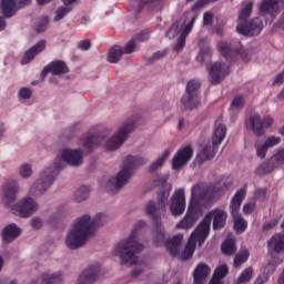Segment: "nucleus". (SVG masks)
I'll use <instances>...</instances> for the list:
<instances>
[{
    "label": "nucleus",
    "mask_w": 284,
    "mask_h": 284,
    "mask_svg": "<svg viewBox=\"0 0 284 284\" xmlns=\"http://www.w3.org/2000/svg\"><path fill=\"white\" fill-rule=\"evenodd\" d=\"M67 165L71 168H81L83 165V151L81 149L65 148L58 152L52 165L43 169L38 179L34 181L29 190L30 196H42L52 187L59 171L63 170Z\"/></svg>",
    "instance_id": "obj_1"
},
{
    "label": "nucleus",
    "mask_w": 284,
    "mask_h": 284,
    "mask_svg": "<svg viewBox=\"0 0 284 284\" xmlns=\"http://www.w3.org/2000/svg\"><path fill=\"white\" fill-rule=\"evenodd\" d=\"M108 223V215L98 213L94 217L90 214L81 215L71 225L64 240V244L69 250H79L83 247L94 236L99 227H103Z\"/></svg>",
    "instance_id": "obj_2"
},
{
    "label": "nucleus",
    "mask_w": 284,
    "mask_h": 284,
    "mask_svg": "<svg viewBox=\"0 0 284 284\" xmlns=\"http://www.w3.org/2000/svg\"><path fill=\"white\" fill-rule=\"evenodd\" d=\"M214 196H216L214 186L201 190V186L194 185L191 190V202L187 212L184 219L180 221L179 229L192 230L199 220V212L201 211L200 205H202V207H209V205H212Z\"/></svg>",
    "instance_id": "obj_3"
},
{
    "label": "nucleus",
    "mask_w": 284,
    "mask_h": 284,
    "mask_svg": "<svg viewBox=\"0 0 284 284\" xmlns=\"http://www.w3.org/2000/svg\"><path fill=\"white\" fill-rule=\"evenodd\" d=\"M148 222L140 220L135 223L128 239H124L115 246V254L120 258L121 265H139V257L136 254L143 252V244L139 243V230L146 227Z\"/></svg>",
    "instance_id": "obj_4"
},
{
    "label": "nucleus",
    "mask_w": 284,
    "mask_h": 284,
    "mask_svg": "<svg viewBox=\"0 0 284 284\" xmlns=\"http://www.w3.org/2000/svg\"><path fill=\"white\" fill-rule=\"evenodd\" d=\"M139 165H145V159L132 155L126 156L120 172L106 182L105 192H108V194H116L121 187L128 185V182L132 178V172L135 168H139Z\"/></svg>",
    "instance_id": "obj_5"
},
{
    "label": "nucleus",
    "mask_w": 284,
    "mask_h": 284,
    "mask_svg": "<svg viewBox=\"0 0 284 284\" xmlns=\"http://www.w3.org/2000/svg\"><path fill=\"white\" fill-rule=\"evenodd\" d=\"M243 8L239 12L236 32L243 37H258L263 31V20L261 18H253L247 21L252 16L254 9V1L243 2Z\"/></svg>",
    "instance_id": "obj_6"
},
{
    "label": "nucleus",
    "mask_w": 284,
    "mask_h": 284,
    "mask_svg": "<svg viewBox=\"0 0 284 284\" xmlns=\"http://www.w3.org/2000/svg\"><path fill=\"white\" fill-rule=\"evenodd\" d=\"M139 122L138 116H132L121 123L114 134L105 141L104 150L108 152H114L130 139V134L134 132V128H136V123Z\"/></svg>",
    "instance_id": "obj_7"
},
{
    "label": "nucleus",
    "mask_w": 284,
    "mask_h": 284,
    "mask_svg": "<svg viewBox=\"0 0 284 284\" xmlns=\"http://www.w3.org/2000/svg\"><path fill=\"white\" fill-rule=\"evenodd\" d=\"M216 1L219 0H199L193 4L190 11L184 12L183 17L189 19V22L182 24L179 30V50H183L185 48V41L187 37H190V32H192L194 23H196V20L199 19V11L202 8H205L207 3H214Z\"/></svg>",
    "instance_id": "obj_8"
},
{
    "label": "nucleus",
    "mask_w": 284,
    "mask_h": 284,
    "mask_svg": "<svg viewBox=\"0 0 284 284\" xmlns=\"http://www.w3.org/2000/svg\"><path fill=\"white\" fill-rule=\"evenodd\" d=\"M225 136H227V126L224 124L216 125L212 136V143L206 144L196 155V163H199V165H203L205 161H212V159L216 156V150H219V145L223 143Z\"/></svg>",
    "instance_id": "obj_9"
},
{
    "label": "nucleus",
    "mask_w": 284,
    "mask_h": 284,
    "mask_svg": "<svg viewBox=\"0 0 284 284\" xmlns=\"http://www.w3.org/2000/svg\"><path fill=\"white\" fill-rule=\"evenodd\" d=\"M219 51L226 61H232V58L236 57V54H239L245 63L250 62V59H252L250 51L243 49V45L239 40H232L231 43L220 42Z\"/></svg>",
    "instance_id": "obj_10"
},
{
    "label": "nucleus",
    "mask_w": 284,
    "mask_h": 284,
    "mask_svg": "<svg viewBox=\"0 0 284 284\" xmlns=\"http://www.w3.org/2000/svg\"><path fill=\"white\" fill-rule=\"evenodd\" d=\"M144 211L148 216L153 217V243L156 247H159L165 243V229L163 227V224H161V221H159V216H156V212H159V204L150 201L144 206Z\"/></svg>",
    "instance_id": "obj_11"
},
{
    "label": "nucleus",
    "mask_w": 284,
    "mask_h": 284,
    "mask_svg": "<svg viewBox=\"0 0 284 284\" xmlns=\"http://www.w3.org/2000/svg\"><path fill=\"white\" fill-rule=\"evenodd\" d=\"M39 202L33 197L26 196L11 207V212L16 216H20V219H30L32 214L39 212Z\"/></svg>",
    "instance_id": "obj_12"
},
{
    "label": "nucleus",
    "mask_w": 284,
    "mask_h": 284,
    "mask_svg": "<svg viewBox=\"0 0 284 284\" xmlns=\"http://www.w3.org/2000/svg\"><path fill=\"white\" fill-rule=\"evenodd\" d=\"M199 90H201V81L192 79L187 82L186 93L181 99L184 108L194 110V108L199 106V103H201V100L199 99Z\"/></svg>",
    "instance_id": "obj_13"
},
{
    "label": "nucleus",
    "mask_w": 284,
    "mask_h": 284,
    "mask_svg": "<svg viewBox=\"0 0 284 284\" xmlns=\"http://www.w3.org/2000/svg\"><path fill=\"white\" fill-rule=\"evenodd\" d=\"M209 74L211 83L219 85L230 74V67L223 62H215L211 65Z\"/></svg>",
    "instance_id": "obj_14"
},
{
    "label": "nucleus",
    "mask_w": 284,
    "mask_h": 284,
    "mask_svg": "<svg viewBox=\"0 0 284 284\" xmlns=\"http://www.w3.org/2000/svg\"><path fill=\"white\" fill-rule=\"evenodd\" d=\"M101 276V265L99 263L89 265L79 276L75 284H93Z\"/></svg>",
    "instance_id": "obj_15"
},
{
    "label": "nucleus",
    "mask_w": 284,
    "mask_h": 284,
    "mask_svg": "<svg viewBox=\"0 0 284 284\" xmlns=\"http://www.w3.org/2000/svg\"><path fill=\"white\" fill-rule=\"evenodd\" d=\"M212 224L210 223V217H204L200 224L196 226L190 239H194L195 243L199 245H203L205 241H207V236H210V230Z\"/></svg>",
    "instance_id": "obj_16"
},
{
    "label": "nucleus",
    "mask_w": 284,
    "mask_h": 284,
    "mask_svg": "<svg viewBox=\"0 0 284 284\" xmlns=\"http://www.w3.org/2000/svg\"><path fill=\"white\" fill-rule=\"evenodd\" d=\"M30 3V0H1V11L2 14L7 19H10V17H14V12L19 10V8H23L24 6H28Z\"/></svg>",
    "instance_id": "obj_17"
},
{
    "label": "nucleus",
    "mask_w": 284,
    "mask_h": 284,
    "mask_svg": "<svg viewBox=\"0 0 284 284\" xmlns=\"http://www.w3.org/2000/svg\"><path fill=\"white\" fill-rule=\"evenodd\" d=\"M204 219H209L211 225L213 219V230H223L225 227V221H227V213L223 209H214Z\"/></svg>",
    "instance_id": "obj_18"
},
{
    "label": "nucleus",
    "mask_w": 284,
    "mask_h": 284,
    "mask_svg": "<svg viewBox=\"0 0 284 284\" xmlns=\"http://www.w3.org/2000/svg\"><path fill=\"white\" fill-rule=\"evenodd\" d=\"M19 194V182L17 180H8L2 187V195L6 205L17 201Z\"/></svg>",
    "instance_id": "obj_19"
},
{
    "label": "nucleus",
    "mask_w": 284,
    "mask_h": 284,
    "mask_svg": "<svg viewBox=\"0 0 284 284\" xmlns=\"http://www.w3.org/2000/svg\"><path fill=\"white\" fill-rule=\"evenodd\" d=\"M247 194V185H244L240 190L236 191L234 196L231 200L230 212L232 216L241 215V205L243 201H245V195Z\"/></svg>",
    "instance_id": "obj_20"
},
{
    "label": "nucleus",
    "mask_w": 284,
    "mask_h": 284,
    "mask_svg": "<svg viewBox=\"0 0 284 284\" xmlns=\"http://www.w3.org/2000/svg\"><path fill=\"white\" fill-rule=\"evenodd\" d=\"M278 165H284V149L277 151L266 163H263L260 170H263L264 174H270V172H274Z\"/></svg>",
    "instance_id": "obj_21"
},
{
    "label": "nucleus",
    "mask_w": 284,
    "mask_h": 284,
    "mask_svg": "<svg viewBox=\"0 0 284 284\" xmlns=\"http://www.w3.org/2000/svg\"><path fill=\"white\" fill-rule=\"evenodd\" d=\"M278 10V1L276 0H262L258 6L260 14H270L271 21H274L276 19Z\"/></svg>",
    "instance_id": "obj_22"
},
{
    "label": "nucleus",
    "mask_w": 284,
    "mask_h": 284,
    "mask_svg": "<svg viewBox=\"0 0 284 284\" xmlns=\"http://www.w3.org/2000/svg\"><path fill=\"white\" fill-rule=\"evenodd\" d=\"M51 72V74L61 75V74H68L69 69L65 62L63 61H53L49 63L41 72L42 79H45L48 77V73Z\"/></svg>",
    "instance_id": "obj_23"
},
{
    "label": "nucleus",
    "mask_w": 284,
    "mask_h": 284,
    "mask_svg": "<svg viewBox=\"0 0 284 284\" xmlns=\"http://www.w3.org/2000/svg\"><path fill=\"white\" fill-rule=\"evenodd\" d=\"M246 126L252 130L255 136H263L265 134V128L263 125V119L258 114H253L246 120Z\"/></svg>",
    "instance_id": "obj_24"
},
{
    "label": "nucleus",
    "mask_w": 284,
    "mask_h": 284,
    "mask_svg": "<svg viewBox=\"0 0 284 284\" xmlns=\"http://www.w3.org/2000/svg\"><path fill=\"white\" fill-rule=\"evenodd\" d=\"M45 45H47L45 40H41L37 44L31 47L28 51H26L21 60L22 65L30 63V61H32L34 57H37V54H41V52L45 50Z\"/></svg>",
    "instance_id": "obj_25"
},
{
    "label": "nucleus",
    "mask_w": 284,
    "mask_h": 284,
    "mask_svg": "<svg viewBox=\"0 0 284 284\" xmlns=\"http://www.w3.org/2000/svg\"><path fill=\"white\" fill-rule=\"evenodd\" d=\"M101 143H103V135L99 133L84 135L80 140V145H82L84 150H92L97 148V145H101Z\"/></svg>",
    "instance_id": "obj_26"
},
{
    "label": "nucleus",
    "mask_w": 284,
    "mask_h": 284,
    "mask_svg": "<svg viewBox=\"0 0 284 284\" xmlns=\"http://www.w3.org/2000/svg\"><path fill=\"white\" fill-rule=\"evenodd\" d=\"M145 8L151 12H161L163 10V0H139L138 12H143Z\"/></svg>",
    "instance_id": "obj_27"
},
{
    "label": "nucleus",
    "mask_w": 284,
    "mask_h": 284,
    "mask_svg": "<svg viewBox=\"0 0 284 284\" xmlns=\"http://www.w3.org/2000/svg\"><path fill=\"white\" fill-rule=\"evenodd\" d=\"M210 266L205 263H200L193 272L194 284H204L210 276Z\"/></svg>",
    "instance_id": "obj_28"
},
{
    "label": "nucleus",
    "mask_w": 284,
    "mask_h": 284,
    "mask_svg": "<svg viewBox=\"0 0 284 284\" xmlns=\"http://www.w3.org/2000/svg\"><path fill=\"white\" fill-rule=\"evenodd\" d=\"M19 236H21V229L17 224H9L2 231V241L4 243H12Z\"/></svg>",
    "instance_id": "obj_29"
},
{
    "label": "nucleus",
    "mask_w": 284,
    "mask_h": 284,
    "mask_svg": "<svg viewBox=\"0 0 284 284\" xmlns=\"http://www.w3.org/2000/svg\"><path fill=\"white\" fill-rule=\"evenodd\" d=\"M267 247L270 252H275V254H281V252H284V234L277 233L273 235L267 242Z\"/></svg>",
    "instance_id": "obj_30"
},
{
    "label": "nucleus",
    "mask_w": 284,
    "mask_h": 284,
    "mask_svg": "<svg viewBox=\"0 0 284 284\" xmlns=\"http://www.w3.org/2000/svg\"><path fill=\"white\" fill-rule=\"evenodd\" d=\"M192 156H194V150L192 149V145H186L184 148H181L179 150V170L181 168H185L187 163L192 160Z\"/></svg>",
    "instance_id": "obj_31"
},
{
    "label": "nucleus",
    "mask_w": 284,
    "mask_h": 284,
    "mask_svg": "<svg viewBox=\"0 0 284 284\" xmlns=\"http://www.w3.org/2000/svg\"><path fill=\"white\" fill-rule=\"evenodd\" d=\"M194 252H196V240L194 237H190L180 256L181 261H190V258L194 256Z\"/></svg>",
    "instance_id": "obj_32"
},
{
    "label": "nucleus",
    "mask_w": 284,
    "mask_h": 284,
    "mask_svg": "<svg viewBox=\"0 0 284 284\" xmlns=\"http://www.w3.org/2000/svg\"><path fill=\"white\" fill-rule=\"evenodd\" d=\"M123 48L121 45H114L109 50L108 61L109 63H119L123 57Z\"/></svg>",
    "instance_id": "obj_33"
},
{
    "label": "nucleus",
    "mask_w": 284,
    "mask_h": 284,
    "mask_svg": "<svg viewBox=\"0 0 284 284\" xmlns=\"http://www.w3.org/2000/svg\"><path fill=\"white\" fill-rule=\"evenodd\" d=\"M90 197V186L82 185L74 192L73 199L75 203H83Z\"/></svg>",
    "instance_id": "obj_34"
},
{
    "label": "nucleus",
    "mask_w": 284,
    "mask_h": 284,
    "mask_svg": "<svg viewBox=\"0 0 284 284\" xmlns=\"http://www.w3.org/2000/svg\"><path fill=\"white\" fill-rule=\"evenodd\" d=\"M229 272L227 265L219 266L213 274L211 283L221 284V281L227 276Z\"/></svg>",
    "instance_id": "obj_35"
},
{
    "label": "nucleus",
    "mask_w": 284,
    "mask_h": 284,
    "mask_svg": "<svg viewBox=\"0 0 284 284\" xmlns=\"http://www.w3.org/2000/svg\"><path fill=\"white\" fill-rule=\"evenodd\" d=\"M170 158V150H165L160 158H158L151 165L150 172H156L160 168H163V163Z\"/></svg>",
    "instance_id": "obj_36"
},
{
    "label": "nucleus",
    "mask_w": 284,
    "mask_h": 284,
    "mask_svg": "<svg viewBox=\"0 0 284 284\" xmlns=\"http://www.w3.org/2000/svg\"><path fill=\"white\" fill-rule=\"evenodd\" d=\"M165 247L171 254V256H178L179 254V235H175L173 239L168 240Z\"/></svg>",
    "instance_id": "obj_37"
},
{
    "label": "nucleus",
    "mask_w": 284,
    "mask_h": 284,
    "mask_svg": "<svg viewBox=\"0 0 284 284\" xmlns=\"http://www.w3.org/2000/svg\"><path fill=\"white\" fill-rule=\"evenodd\" d=\"M70 12H72V8L70 7H58L54 11V17H53V21L54 23H59V21L65 19V17H68V14H70Z\"/></svg>",
    "instance_id": "obj_38"
},
{
    "label": "nucleus",
    "mask_w": 284,
    "mask_h": 284,
    "mask_svg": "<svg viewBox=\"0 0 284 284\" xmlns=\"http://www.w3.org/2000/svg\"><path fill=\"white\" fill-rule=\"evenodd\" d=\"M41 284H55L61 283V273H44L41 276Z\"/></svg>",
    "instance_id": "obj_39"
},
{
    "label": "nucleus",
    "mask_w": 284,
    "mask_h": 284,
    "mask_svg": "<svg viewBox=\"0 0 284 284\" xmlns=\"http://www.w3.org/2000/svg\"><path fill=\"white\" fill-rule=\"evenodd\" d=\"M221 252L222 254H225L226 256H232L236 252V245L234 244V240H226L221 245Z\"/></svg>",
    "instance_id": "obj_40"
},
{
    "label": "nucleus",
    "mask_w": 284,
    "mask_h": 284,
    "mask_svg": "<svg viewBox=\"0 0 284 284\" xmlns=\"http://www.w3.org/2000/svg\"><path fill=\"white\" fill-rule=\"evenodd\" d=\"M168 39H175L176 44L174 45V52H179V23H174L166 32Z\"/></svg>",
    "instance_id": "obj_41"
},
{
    "label": "nucleus",
    "mask_w": 284,
    "mask_h": 284,
    "mask_svg": "<svg viewBox=\"0 0 284 284\" xmlns=\"http://www.w3.org/2000/svg\"><path fill=\"white\" fill-rule=\"evenodd\" d=\"M254 276V270L252 267L245 268L237 278V284L250 283Z\"/></svg>",
    "instance_id": "obj_42"
},
{
    "label": "nucleus",
    "mask_w": 284,
    "mask_h": 284,
    "mask_svg": "<svg viewBox=\"0 0 284 284\" xmlns=\"http://www.w3.org/2000/svg\"><path fill=\"white\" fill-rule=\"evenodd\" d=\"M233 221H234V229L236 232H245V230H247V221L243 220V217L241 215L237 216H233Z\"/></svg>",
    "instance_id": "obj_43"
},
{
    "label": "nucleus",
    "mask_w": 284,
    "mask_h": 284,
    "mask_svg": "<svg viewBox=\"0 0 284 284\" xmlns=\"http://www.w3.org/2000/svg\"><path fill=\"white\" fill-rule=\"evenodd\" d=\"M170 210L173 216H179V190L171 197Z\"/></svg>",
    "instance_id": "obj_44"
},
{
    "label": "nucleus",
    "mask_w": 284,
    "mask_h": 284,
    "mask_svg": "<svg viewBox=\"0 0 284 284\" xmlns=\"http://www.w3.org/2000/svg\"><path fill=\"white\" fill-rule=\"evenodd\" d=\"M247 258H250V252L243 251L237 253L234 257V267H241L243 263H246Z\"/></svg>",
    "instance_id": "obj_45"
},
{
    "label": "nucleus",
    "mask_w": 284,
    "mask_h": 284,
    "mask_svg": "<svg viewBox=\"0 0 284 284\" xmlns=\"http://www.w3.org/2000/svg\"><path fill=\"white\" fill-rule=\"evenodd\" d=\"M210 59H212V49L210 47L202 48L197 54V61L205 63Z\"/></svg>",
    "instance_id": "obj_46"
},
{
    "label": "nucleus",
    "mask_w": 284,
    "mask_h": 284,
    "mask_svg": "<svg viewBox=\"0 0 284 284\" xmlns=\"http://www.w3.org/2000/svg\"><path fill=\"white\" fill-rule=\"evenodd\" d=\"M19 174L22 179H30L34 172L32 171V165L31 164H22L19 166Z\"/></svg>",
    "instance_id": "obj_47"
},
{
    "label": "nucleus",
    "mask_w": 284,
    "mask_h": 284,
    "mask_svg": "<svg viewBox=\"0 0 284 284\" xmlns=\"http://www.w3.org/2000/svg\"><path fill=\"white\" fill-rule=\"evenodd\" d=\"M48 26H50V18H48L47 16L42 17L36 30L37 32H45V30H48Z\"/></svg>",
    "instance_id": "obj_48"
},
{
    "label": "nucleus",
    "mask_w": 284,
    "mask_h": 284,
    "mask_svg": "<svg viewBox=\"0 0 284 284\" xmlns=\"http://www.w3.org/2000/svg\"><path fill=\"white\" fill-rule=\"evenodd\" d=\"M185 212V191L183 189H179V214H183Z\"/></svg>",
    "instance_id": "obj_49"
},
{
    "label": "nucleus",
    "mask_w": 284,
    "mask_h": 284,
    "mask_svg": "<svg viewBox=\"0 0 284 284\" xmlns=\"http://www.w3.org/2000/svg\"><path fill=\"white\" fill-rule=\"evenodd\" d=\"M168 55V50L156 51L149 58V63H154L155 61H161V59H165Z\"/></svg>",
    "instance_id": "obj_50"
},
{
    "label": "nucleus",
    "mask_w": 284,
    "mask_h": 284,
    "mask_svg": "<svg viewBox=\"0 0 284 284\" xmlns=\"http://www.w3.org/2000/svg\"><path fill=\"white\" fill-rule=\"evenodd\" d=\"M255 150H256V154L260 159H265V156L267 155V150H270L268 146H266L265 142L264 144H255Z\"/></svg>",
    "instance_id": "obj_51"
},
{
    "label": "nucleus",
    "mask_w": 284,
    "mask_h": 284,
    "mask_svg": "<svg viewBox=\"0 0 284 284\" xmlns=\"http://www.w3.org/2000/svg\"><path fill=\"white\" fill-rule=\"evenodd\" d=\"M18 97H19V99H24V100L31 99L32 90H30V88L23 87L19 90Z\"/></svg>",
    "instance_id": "obj_52"
},
{
    "label": "nucleus",
    "mask_w": 284,
    "mask_h": 284,
    "mask_svg": "<svg viewBox=\"0 0 284 284\" xmlns=\"http://www.w3.org/2000/svg\"><path fill=\"white\" fill-rule=\"evenodd\" d=\"M136 48V42L134 40H131L129 42H126L123 52L124 54H132V52H134V49Z\"/></svg>",
    "instance_id": "obj_53"
},
{
    "label": "nucleus",
    "mask_w": 284,
    "mask_h": 284,
    "mask_svg": "<svg viewBox=\"0 0 284 284\" xmlns=\"http://www.w3.org/2000/svg\"><path fill=\"white\" fill-rule=\"evenodd\" d=\"M264 143L268 149L274 148L275 145H278L281 143V138L270 136Z\"/></svg>",
    "instance_id": "obj_54"
},
{
    "label": "nucleus",
    "mask_w": 284,
    "mask_h": 284,
    "mask_svg": "<svg viewBox=\"0 0 284 284\" xmlns=\"http://www.w3.org/2000/svg\"><path fill=\"white\" fill-rule=\"evenodd\" d=\"M31 227H33V230H41L43 227V220L39 216L31 219Z\"/></svg>",
    "instance_id": "obj_55"
},
{
    "label": "nucleus",
    "mask_w": 284,
    "mask_h": 284,
    "mask_svg": "<svg viewBox=\"0 0 284 284\" xmlns=\"http://www.w3.org/2000/svg\"><path fill=\"white\" fill-rule=\"evenodd\" d=\"M243 105H245V100L243 99V95H237L232 101L233 108H243Z\"/></svg>",
    "instance_id": "obj_56"
},
{
    "label": "nucleus",
    "mask_w": 284,
    "mask_h": 284,
    "mask_svg": "<svg viewBox=\"0 0 284 284\" xmlns=\"http://www.w3.org/2000/svg\"><path fill=\"white\" fill-rule=\"evenodd\" d=\"M148 39H150V31L149 30H143L140 33L136 34L135 40L143 42V41H148Z\"/></svg>",
    "instance_id": "obj_57"
},
{
    "label": "nucleus",
    "mask_w": 284,
    "mask_h": 284,
    "mask_svg": "<svg viewBox=\"0 0 284 284\" xmlns=\"http://www.w3.org/2000/svg\"><path fill=\"white\" fill-rule=\"evenodd\" d=\"M79 50H82V52H85L92 48V43L89 40H82L78 43Z\"/></svg>",
    "instance_id": "obj_58"
},
{
    "label": "nucleus",
    "mask_w": 284,
    "mask_h": 284,
    "mask_svg": "<svg viewBox=\"0 0 284 284\" xmlns=\"http://www.w3.org/2000/svg\"><path fill=\"white\" fill-rule=\"evenodd\" d=\"M214 21V14L212 12H205L203 16V26H212Z\"/></svg>",
    "instance_id": "obj_59"
},
{
    "label": "nucleus",
    "mask_w": 284,
    "mask_h": 284,
    "mask_svg": "<svg viewBox=\"0 0 284 284\" xmlns=\"http://www.w3.org/2000/svg\"><path fill=\"white\" fill-rule=\"evenodd\" d=\"M262 123L265 128H272V125L274 124V118L270 116V115H265L262 120Z\"/></svg>",
    "instance_id": "obj_60"
},
{
    "label": "nucleus",
    "mask_w": 284,
    "mask_h": 284,
    "mask_svg": "<svg viewBox=\"0 0 284 284\" xmlns=\"http://www.w3.org/2000/svg\"><path fill=\"white\" fill-rule=\"evenodd\" d=\"M256 207V204L254 203H247L243 206L244 214H252L254 212V209Z\"/></svg>",
    "instance_id": "obj_61"
},
{
    "label": "nucleus",
    "mask_w": 284,
    "mask_h": 284,
    "mask_svg": "<svg viewBox=\"0 0 284 284\" xmlns=\"http://www.w3.org/2000/svg\"><path fill=\"white\" fill-rule=\"evenodd\" d=\"M265 194H267V190L257 189L254 193V199H265Z\"/></svg>",
    "instance_id": "obj_62"
},
{
    "label": "nucleus",
    "mask_w": 284,
    "mask_h": 284,
    "mask_svg": "<svg viewBox=\"0 0 284 284\" xmlns=\"http://www.w3.org/2000/svg\"><path fill=\"white\" fill-rule=\"evenodd\" d=\"M172 169L179 170V152L175 153V155L172 160Z\"/></svg>",
    "instance_id": "obj_63"
},
{
    "label": "nucleus",
    "mask_w": 284,
    "mask_h": 284,
    "mask_svg": "<svg viewBox=\"0 0 284 284\" xmlns=\"http://www.w3.org/2000/svg\"><path fill=\"white\" fill-rule=\"evenodd\" d=\"M143 274V268L141 266H138L135 270L132 271L133 278H136V276Z\"/></svg>",
    "instance_id": "obj_64"
}]
</instances>
